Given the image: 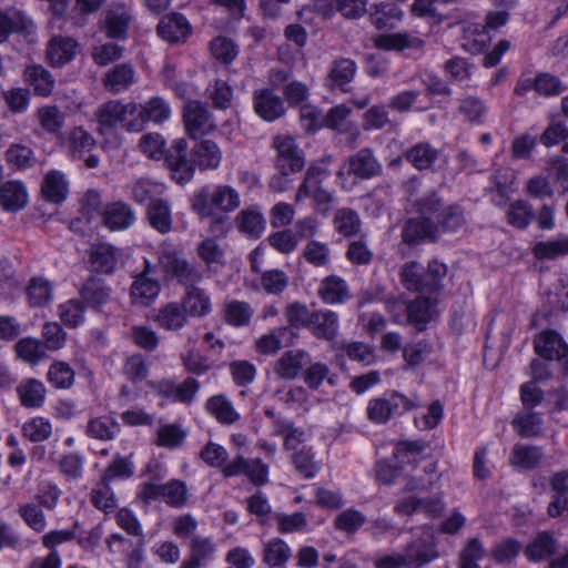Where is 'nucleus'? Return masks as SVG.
<instances>
[{"label":"nucleus","instance_id":"8fccbe9b","mask_svg":"<svg viewBox=\"0 0 568 568\" xmlns=\"http://www.w3.org/2000/svg\"><path fill=\"white\" fill-rule=\"evenodd\" d=\"M22 435L32 443L48 440L53 434V425L50 419L37 416L24 422L21 428Z\"/></svg>","mask_w":568,"mask_h":568},{"label":"nucleus","instance_id":"0e129e2a","mask_svg":"<svg viewBox=\"0 0 568 568\" xmlns=\"http://www.w3.org/2000/svg\"><path fill=\"white\" fill-rule=\"evenodd\" d=\"M109 483V480L101 478V481L91 491V503L106 514L116 507V499Z\"/></svg>","mask_w":568,"mask_h":568},{"label":"nucleus","instance_id":"6e6d98bb","mask_svg":"<svg viewBox=\"0 0 568 568\" xmlns=\"http://www.w3.org/2000/svg\"><path fill=\"white\" fill-rule=\"evenodd\" d=\"M253 316V308L246 302L230 301L224 306V321L235 327L245 326Z\"/></svg>","mask_w":568,"mask_h":568},{"label":"nucleus","instance_id":"f8f14e48","mask_svg":"<svg viewBox=\"0 0 568 568\" xmlns=\"http://www.w3.org/2000/svg\"><path fill=\"white\" fill-rule=\"evenodd\" d=\"M187 141L183 138L173 141L171 149L165 153V162L172 172V178L180 184L189 182L194 169L187 160Z\"/></svg>","mask_w":568,"mask_h":568},{"label":"nucleus","instance_id":"c85d7f7f","mask_svg":"<svg viewBox=\"0 0 568 568\" xmlns=\"http://www.w3.org/2000/svg\"><path fill=\"white\" fill-rule=\"evenodd\" d=\"M439 155L440 151L429 142H418L404 153L405 160L418 171L430 170Z\"/></svg>","mask_w":568,"mask_h":568},{"label":"nucleus","instance_id":"ea45409f","mask_svg":"<svg viewBox=\"0 0 568 568\" xmlns=\"http://www.w3.org/2000/svg\"><path fill=\"white\" fill-rule=\"evenodd\" d=\"M235 221L242 233L254 239L260 237L265 230L266 222L262 211L257 206L242 210Z\"/></svg>","mask_w":568,"mask_h":568},{"label":"nucleus","instance_id":"9d476101","mask_svg":"<svg viewBox=\"0 0 568 568\" xmlns=\"http://www.w3.org/2000/svg\"><path fill=\"white\" fill-rule=\"evenodd\" d=\"M182 118L185 132L192 139L205 135L216 126L207 104L197 100L185 103Z\"/></svg>","mask_w":568,"mask_h":568},{"label":"nucleus","instance_id":"c03bdc74","mask_svg":"<svg viewBox=\"0 0 568 568\" xmlns=\"http://www.w3.org/2000/svg\"><path fill=\"white\" fill-rule=\"evenodd\" d=\"M130 197L140 204L160 199L163 193V185L149 179L140 178L126 186Z\"/></svg>","mask_w":568,"mask_h":568},{"label":"nucleus","instance_id":"e2e57ef3","mask_svg":"<svg viewBox=\"0 0 568 568\" xmlns=\"http://www.w3.org/2000/svg\"><path fill=\"white\" fill-rule=\"evenodd\" d=\"M304 258L316 267H325L331 263V250L328 244L311 240L303 250Z\"/></svg>","mask_w":568,"mask_h":568},{"label":"nucleus","instance_id":"69168bd1","mask_svg":"<svg viewBox=\"0 0 568 568\" xmlns=\"http://www.w3.org/2000/svg\"><path fill=\"white\" fill-rule=\"evenodd\" d=\"M18 514L23 521L34 531L42 532L47 528V518L42 508L34 503L20 505Z\"/></svg>","mask_w":568,"mask_h":568},{"label":"nucleus","instance_id":"3c124183","mask_svg":"<svg viewBox=\"0 0 568 568\" xmlns=\"http://www.w3.org/2000/svg\"><path fill=\"white\" fill-rule=\"evenodd\" d=\"M556 549V540L547 532L542 531L526 547L525 555L530 561H540L550 557Z\"/></svg>","mask_w":568,"mask_h":568},{"label":"nucleus","instance_id":"5fc2aeb1","mask_svg":"<svg viewBox=\"0 0 568 568\" xmlns=\"http://www.w3.org/2000/svg\"><path fill=\"white\" fill-rule=\"evenodd\" d=\"M331 175L328 169L323 163H315L307 169L304 180L298 187L296 200L311 195V189L322 186L321 183Z\"/></svg>","mask_w":568,"mask_h":568},{"label":"nucleus","instance_id":"cd10ccee","mask_svg":"<svg viewBox=\"0 0 568 568\" xmlns=\"http://www.w3.org/2000/svg\"><path fill=\"white\" fill-rule=\"evenodd\" d=\"M357 71L354 60L348 58L335 59L329 68L327 81L332 89L347 91V85L353 81Z\"/></svg>","mask_w":568,"mask_h":568},{"label":"nucleus","instance_id":"f704fd0d","mask_svg":"<svg viewBox=\"0 0 568 568\" xmlns=\"http://www.w3.org/2000/svg\"><path fill=\"white\" fill-rule=\"evenodd\" d=\"M102 82L109 92L120 93L135 82L134 71L130 64H118L105 73Z\"/></svg>","mask_w":568,"mask_h":568},{"label":"nucleus","instance_id":"4be33fe9","mask_svg":"<svg viewBox=\"0 0 568 568\" xmlns=\"http://www.w3.org/2000/svg\"><path fill=\"white\" fill-rule=\"evenodd\" d=\"M95 139L82 126L71 129L63 138V145L73 160L83 159L85 153H90L95 148Z\"/></svg>","mask_w":568,"mask_h":568},{"label":"nucleus","instance_id":"052dcab7","mask_svg":"<svg viewBox=\"0 0 568 568\" xmlns=\"http://www.w3.org/2000/svg\"><path fill=\"white\" fill-rule=\"evenodd\" d=\"M339 348L351 361L363 365H372L376 361L374 347L363 342L343 343Z\"/></svg>","mask_w":568,"mask_h":568},{"label":"nucleus","instance_id":"49530a36","mask_svg":"<svg viewBox=\"0 0 568 568\" xmlns=\"http://www.w3.org/2000/svg\"><path fill=\"white\" fill-rule=\"evenodd\" d=\"M120 432V424L111 417L100 416L88 422L85 433L99 440H112Z\"/></svg>","mask_w":568,"mask_h":568},{"label":"nucleus","instance_id":"09e8293b","mask_svg":"<svg viewBox=\"0 0 568 568\" xmlns=\"http://www.w3.org/2000/svg\"><path fill=\"white\" fill-rule=\"evenodd\" d=\"M80 294L84 302L99 308L110 300L111 288L101 280L91 277L83 284Z\"/></svg>","mask_w":568,"mask_h":568},{"label":"nucleus","instance_id":"ddd939ff","mask_svg":"<svg viewBox=\"0 0 568 568\" xmlns=\"http://www.w3.org/2000/svg\"><path fill=\"white\" fill-rule=\"evenodd\" d=\"M466 224L464 210L457 204L445 206L435 225L428 226L429 233L426 240L436 242L444 234L456 233Z\"/></svg>","mask_w":568,"mask_h":568},{"label":"nucleus","instance_id":"0eeeda50","mask_svg":"<svg viewBox=\"0 0 568 568\" xmlns=\"http://www.w3.org/2000/svg\"><path fill=\"white\" fill-rule=\"evenodd\" d=\"M164 272L172 280L185 287V291L196 287L203 280V271L194 263L189 262L176 252H164L160 258Z\"/></svg>","mask_w":568,"mask_h":568},{"label":"nucleus","instance_id":"f257e3e1","mask_svg":"<svg viewBox=\"0 0 568 568\" xmlns=\"http://www.w3.org/2000/svg\"><path fill=\"white\" fill-rule=\"evenodd\" d=\"M414 209L418 217L407 220L402 230V241L407 245H416L427 239L428 226L435 225L445 205L442 197L432 192L416 200Z\"/></svg>","mask_w":568,"mask_h":568},{"label":"nucleus","instance_id":"7c9ffc66","mask_svg":"<svg viewBox=\"0 0 568 568\" xmlns=\"http://www.w3.org/2000/svg\"><path fill=\"white\" fill-rule=\"evenodd\" d=\"M180 303L185 307L189 317H205L212 312L209 294L197 286L185 291Z\"/></svg>","mask_w":568,"mask_h":568},{"label":"nucleus","instance_id":"4468645a","mask_svg":"<svg viewBox=\"0 0 568 568\" xmlns=\"http://www.w3.org/2000/svg\"><path fill=\"white\" fill-rule=\"evenodd\" d=\"M150 263L145 261L144 270L134 277L130 288L132 303L139 306H149L161 292L160 282L149 275Z\"/></svg>","mask_w":568,"mask_h":568},{"label":"nucleus","instance_id":"a19ab883","mask_svg":"<svg viewBox=\"0 0 568 568\" xmlns=\"http://www.w3.org/2000/svg\"><path fill=\"white\" fill-rule=\"evenodd\" d=\"M542 416L534 409L524 408L513 419L514 429L526 438L537 437L542 430Z\"/></svg>","mask_w":568,"mask_h":568},{"label":"nucleus","instance_id":"774afa93","mask_svg":"<svg viewBox=\"0 0 568 568\" xmlns=\"http://www.w3.org/2000/svg\"><path fill=\"white\" fill-rule=\"evenodd\" d=\"M212 55L224 64L231 63L239 54V47L226 37H216L210 42Z\"/></svg>","mask_w":568,"mask_h":568},{"label":"nucleus","instance_id":"a18cd8bd","mask_svg":"<svg viewBox=\"0 0 568 568\" xmlns=\"http://www.w3.org/2000/svg\"><path fill=\"white\" fill-rule=\"evenodd\" d=\"M402 10L393 3H377L373 6L369 20L376 29H393L400 20Z\"/></svg>","mask_w":568,"mask_h":568},{"label":"nucleus","instance_id":"f03ea898","mask_svg":"<svg viewBox=\"0 0 568 568\" xmlns=\"http://www.w3.org/2000/svg\"><path fill=\"white\" fill-rule=\"evenodd\" d=\"M425 445L420 442H402L397 446V457L403 462L416 465L414 474L407 479L405 489L427 490L429 489L437 474V463L432 458L420 456Z\"/></svg>","mask_w":568,"mask_h":568},{"label":"nucleus","instance_id":"bf43d9fd","mask_svg":"<svg viewBox=\"0 0 568 568\" xmlns=\"http://www.w3.org/2000/svg\"><path fill=\"white\" fill-rule=\"evenodd\" d=\"M47 379L55 388H70L74 383V371L65 362H54L48 369Z\"/></svg>","mask_w":568,"mask_h":568},{"label":"nucleus","instance_id":"6e6552de","mask_svg":"<svg viewBox=\"0 0 568 568\" xmlns=\"http://www.w3.org/2000/svg\"><path fill=\"white\" fill-rule=\"evenodd\" d=\"M138 112L135 102L122 103L119 100H111L99 105L95 110V118L99 123V131L104 134L115 129L119 124L125 129V125Z\"/></svg>","mask_w":568,"mask_h":568},{"label":"nucleus","instance_id":"e433bc0d","mask_svg":"<svg viewBox=\"0 0 568 568\" xmlns=\"http://www.w3.org/2000/svg\"><path fill=\"white\" fill-rule=\"evenodd\" d=\"M437 301L432 297L419 296L408 304L407 323L414 324L418 331H423L436 312Z\"/></svg>","mask_w":568,"mask_h":568},{"label":"nucleus","instance_id":"6ab92c4d","mask_svg":"<svg viewBox=\"0 0 568 568\" xmlns=\"http://www.w3.org/2000/svg\"><path fill=\"white\" fill-rule=\"evenodd\" d=\"M374 45L386 51H403L405 49L420 50L425 41L409 32L384 33L374 38Z\"/></svg>","mask_w":568,"mask_h":568},{"label":"nucleus","instance_id":"a211bd4d","mask_svg":"<svg viewBox=\"0 0 568 568\" xmlns=\"http://www.w3.org/2000/svg\"><path fill=\"white\" fill-rule=\"evenodd\" d=\"M310 362V355L303 349H291L284 352L274 364V373L278 378L285 381L295 379L303 366Z\"/></svg>","mask_w":568,"mask_h":568},{"label":"nucleus","instance_id":"f3484780","mask_svg":"<svg viewBox=\"0 0 568 568\" xmlns=\"http://www.w3.org/2000/svg\"><path fill=\"white\" fill-rule=\"evenodd\" d=\"M153 321L160 328L178 332L187 324L189 316L185 307L180 302L173 301L161 305Z\"/></svg>","mask_w":568,"mask_h":568},{"label":"nucleus","instance_id":"393cba45","mask_svg":"<svg viewBox=\"0 0 568 568\" xmlns=\"http://www.w3.org/2000/svg\"><path fill=\"white\" fill-rule=\"evenodd\" d=\"M23 79L33 93L40 97H49L55 87V78L41 64L27 67Z\"/></svg>","mask_w":568,"mask_h":568},{"label":"nucleus","instance_id":"13d9d810","mask_svg":"<svg viewBox=\"0 0 568 568\" xmlns=\"http://www.w3.org/2000/svg\"><path fill=\"white\" fill-rule=\"evenodd\" d=\"M37 118L40 126L50 134H57L64 124L65 116L55 105H47L38 109Z\"/></svg>","mask_w":568,"mask_h":568},{"label":"nucleus","instance_id":"c9c22d12","mask_svg":"<svg viewBox=\"0 0 568 568\" xmlns=\"http://www.w3.org/2000/svg\"><path fill=\"white\" fill-rule=\"evenodd\" d=\"M28 202V193L24 185L18 181H9L0 187V204L6 211L17 212L23 209Z\"/></svg>","mask_w":568,"mask_h":568},{"label":"nucleus","instance_id":"39448f33","mask_svg":"<svg viewBox=\"0 0 568 568\" xmlns=\"http://www.w3.org/2000/svg\"><path fill=\"white\" fill-rule=\"evenodd\" d=\"M416 406L414 399L398 392H390L368 402L367 417L375 424H385L390 418L400 416Z\"/></svg>","mask_w":568,"mask_h":568},{"label":"nucleus","instance_id":"423d86ee","mask_svg":"<svg viewBox=\"0 0 568 568\" xmlns=\"http://www.w3.org/2000/svg\"><path fill=\"white\" fill-rule=\"evenodd\" d=\"M438 557L435 541L423 538L410 541L400 554L385 556L395 568H422Z\"/></svg>","mask_w":568,"mask_h":568},{"label":"nucleus","instance_id":"4d7b16f0","mask_svg":"<svg viewBox=\"0 0 568 568\" xmlns=\"http://www.w3.org/2000/svg\"><path fill=\"white\" fill-rule=\"evenodd\" d=\"M27 295L31 306H44L52 298V285L44 277H33L27 287Z\"/></svg>","mask_w":568,"mask_h":568},{"label":"nucleus","instance_id":"9b49d317","mask_svg":"<svg viewBox=\"0 0 568 568\" xmlns=\"http://www.w3.org/2000/svg\"><path fill=\"white\" fill-rule=\"evenodd\" d=\"M171 116V106L169 102L161 97H153L145 103L138 105V112L125 125L129 132H141L145 122L150 121L161 124Z\"/></svg>","mask_w":568,"mask_h":568},{"label":"nucleus","instance_id":"412c9836","mask_svg":"<svg viewBox=\"0 0 568 568\" xmlns=\"http://www.w3.org/2000/svg\"><path fill=\"white\" fill-rule=\"evenodd\" d=\"M18 399L24 408H41L45 403V385L37 378H26L16 388Z\"/></svg>","mask_w":568,"mask_h":568},{"label":"nucleus","instance_id":"603ef678","mask_svg":"<svg viewBox=\"0 0 568 568\" xmlns=\"http://www.w3.org/2000/svg\"><path fill=\"white\" fill-rule=\"evenodd\" d=\"M334 229L343 236H353L361 231V217L352 209L343 207L336 211L333 219Z\"/></svg>","mask_w":568,"mask_h":568},{"label":"nucleus","instance_id":"338daca9","mask_svg":"<svg viewBox=\"0 0 568 568\" xmlns=\"http://www.w3.org/2000/svg\"><path fill=\"white\" fill-rule=\"evenodd\" d=\"M485 556L483 542L477 537L471 538L459 554V568H479L478 561Z\"/></svg>","mask_w":568,"mask_h":568},{"label":"nucleus","instance_id":"4c0bfd02","mask_svg":"<svg viewBox=\"0 0 568 568\" xmlns=\"http://www.w3.org/2000/svg\"><path fill=\"white\" fill-rule=\"evenodd\" d=\"M291 557V547L278 537H273L263 544L262 560L271 568L284 566Z\"/></svg>","mask_w":568,"mask_h":568},{"label":"nucleus","instance_id":"79ce46f5","mask_svg":"<svg viewBox=\"0 0 568 568\" xmlns=\"http://www.w3.org/2000/svg\"><path fill=\"white\" fill-rule=\"evenodd\" d=\"M457 113L470 124L480 125L487 115V105L484 100L475 95H466L458 100Z\"/></svg>","mask_w":568,"mask_h":568},{"label":"nucleus","instance_id":"2f4dec72","mask_svg":"<svg viewBox=\"0 0 568 568\" xmlns=\"http://www.w3.org/2000/svg\"><path fill=\"white\" fill-rule=\"evenodd\" d=\"M146 219L150 225L161 234H168L172 231V212L166 200L151 201L146 209Z\"/></svg>","mask_w":568,"mask_h":568},{"label":"nucleus","instance_id":"680f3d73","mask_svg":"<svg viewBox=\"0 0 568 568\" xmlns=\"http://www.w3.org/2000/svg\"><path fill=\"white\" fill-rule=\"evenodd\" d=\"M16 352L20 359L29 364H36L45 356L43 344L32 337L20 339L16 344Z\"/></svg>","mask_w":568,"mask_h":568},{"label":"nucleus","instance_id":"a878e982","mask_svg":"<svg viewBox=\"0 0 568 568\" xmlns=\"http://www.w3.org/2000/svg\"><path fill=\"white\" fill-rule=\"evenodd\" d=\"M119 258V248L106 243L93 246L90 252L91 267L97 273H113L118 266Z\"/></svg>","mask_w":568,"mask_h":568},{"label":"nucleus","instance_id":"de8ad7c7","mask_svg":"<svg viewBox=\"0 0 568 568\" xmlns=\"http://www.w3.org/2000/svg\"><path fill=\"white\" fill-rule=\"evenodd\" d=\"M532 253L538 260H556L568 255V235H559L549 241L537 242Z\"/></svg>","mask_w":568,"mask_h":568},{"label":"nucleus","instance_id":"aec40b11","mask_svg":"<svg viewBox=\"0 0 568 568\" xmlns=\"http://www.w3.org/2000/svg\"><path fill=\"white\" fill-rule=\"evenodd\" d=\"M307 328L318 339L334 341L338 333V316L331 310L314 311Z\"/></svg>","mask_w":568,"mask_h":568},{"label":"nucleus","instance_id":"473e14b6","mask_svg":"<svg viewBox=\"0 0 568 568\" xmlns=\"http://www.w3.org/2000/svg\"><path fill=\"white\" fill-rule=\"evenodd\" d=\"M542 457L544 453L540 447L518 443L511 448L509 463L517 469L530 470L540 464Z\"/></svg>","mask_w":568,"mask_h":568},{"label":"nucleus","instance_id":"7ed1b4c3","mask_svg":"<svg viewBox=\"0 0 568 568\" xmlns=\"http://www.w3.org/2000/svg\"><path fill=\"white\" fill-rule=\"evenodd\" d=\"M240 204L239 192L225 184L204 186L192 197V209L200 217H211L216 212L230 213Z\"/></svg>","mask_w":568,"mask_h":568},{"label":"nucleus","instance_id":"37998d69","mask_svg":"<svg viewBox=\"0 0 568 568\" xmlns=\"http://www.w3.org/2000/svg\"><path fill=\"white\" fill-rule=\"evenodd\" d=\"M399 276L403 286L406 290L427 293L425 268L420 263L416 261L405 263L400 267Z\"/></svg>","mask_w":568,"mask_h":568},{"label":"nucleus","instance_id":"dca6fc26","mask_svg":"<svg viewBox=\"0 0 568 568\" xmlns=\"http://www.w3.org/2000/svg\"><path fill=\"white\" fill-rule=\"evenodd\" d=\"M191 162L193 169L196 166L202 171L215 170L222 160L220 146L212 140H200L191 151Z\"/></svg>","mask_w":568,"mask_h":568},{"label":"nucleus","instance_id":"5701e85b","mask_svg":"<svg viewBox=\"0 0 568 568\" xmlns=\"http://www.w3.org/2000/svg\"><path fill=\"white\" fill-rule=\"evenodd\" d=\"M254 109L265 121H274L285 112L283 100L268 89L254 93Z\"/></svg>","mask_w":568,"mask_h":568},{"label":"nucleus","instance_id":"1a4fd4ad","mask_svg":"<svg viewBox=\"0 0 568 568\" xmlns=\"http://www.w3.org/2000/svg\"><path fill=\"white\" fill-rule=\"evenodd\" d=\"M273 148L276 150L275 168L277 171L284 172V174H294L303 170L305 165L304 153L293 136H275Z\"/></svg>","mask_w":568,"mask_h":568},{"label":"nucleus","instance_id":"b1692460","mask_svg":"<svg viewBox=\"0 0 568 568\" xmlns=\"http://www.w3.org/2000/svg\"><path fill=\"white\" fill-rule=\"evenodd\" d=\"M158 33L165 41L181 42L191 34V26L183 14L172 13L161 20Z\"/></svg>","mask_w":568,"mask_h":568},{"label":"nucleus","instance_id":"20e7f679","mask_svg":"<svg viewBox=\"0 0 568 568\" xmlns=\"http://www.w3.org/2000/svg\"><path fill=\"white\" fill-rule=\"evenodd\" d=\"M383 166L371 148H363L347 156L341 164L336 175L342 181L354 178L355 181H365L379 176Z\"/></svg>","mask_w":568,"mask_h":568},{"label":"nucleus","instance_id":"c756f323","mask_svg":"<svg viewBox=\"0 0 568 568\" xmlns=\"http://www.w3.org/2000/svg\"><path fill=\"white\" fill-rule=\"evenodd\" d=\"M317 294L325 304H339L349 298L347 283L336 275L324 277L320 283Z\"/></svg>","mask_w":568,"mask_h":568},{"label":"nucleus","instance_id":"2eb2a0df","mask_svg":"<svg viewBox=\"0 0 568 568\" xmlns=\"http://www.w3.org/2000/svg\"><path fill=\"white\" fill-rule=\"evenodd\" d=\"M136 221L133 209L121 201L105 205L102 213L103 225L112 231H123L131 227Z\"/></svg>","mask_w":568,"mask_h":568},{"label":"nucleus","instance_id":"58836bf2","mask_svg":"<svg viewBox=\"0 0 568 568\" xmlns=\"http://www.w3.org/2000/svg\"><path fill=\"white\" fill-rule=\"evenodd\" d=\"M77 50V42L71 38L54 37L48 44L47 58L52 65L61 67L70 62Z\"/></svg>","mask_w":568,"mask_h":568},{"label":"nucleus","instance_id":"72a5a7b5","mask_svg":"<svg viewBox=\"0 0 568 568\" xmlns=\"http://www.w3.org/2000/svg\"><path fill=\"white\" fill-rule=\"evenodd\" d=\"M205 409L223 425H232L240 419V414L234 408L232 400L223 394L207 398Z\"/></svg>","mask_w":568,"mask_h":568},{"label":"nucleus","instance_id":"bb28decb","mask_svg":"<svg viewBox=\"0 0 568 568\" xmlns=\"http://www.w3.org/2000/svg\"><path fill=\"white\" fill-rule=\"evenodd\" d=\"M536 353L546 359L560 361L568 355V346L554 331L544 332L535 339Z\"/></svg>","mask_w":568,"mask_h":568},{"label":"nucleus","instance_id":"864d4df0","mask_svg":"<svg viewBox=\"0 0 568 568\" xmlns=\"http://www.w3.org/2000/svg\"><path fill=\"white\" fill-rule=\"evenodd\" d=\"M42 194L45 200L60 203L67 195V182L64 175L58 171L47 173L42 183Z\"/></svg>","mask_w":568,"mask_h":568}]
</instances>
